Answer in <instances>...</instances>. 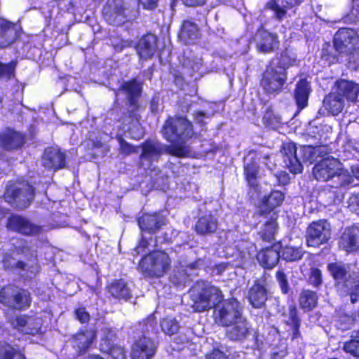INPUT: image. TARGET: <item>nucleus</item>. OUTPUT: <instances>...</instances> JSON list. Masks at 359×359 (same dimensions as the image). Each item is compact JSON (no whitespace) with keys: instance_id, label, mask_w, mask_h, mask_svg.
Segmentation results:
<instances>
[{"instance_id":"nucleus-54","label":"nucleus","mask_w":359,"mask_h":359,"mask_svg":"<svg viewBox=\"0 0 359 359\" xmlns=\"http://www.w3.org/2000/svg\"><path fill=\"white\" fill-rule=\"evenodd\" d=\"M2 263L5 269H11L16 267L17 269L25 270L26 264L20 261L15 262L13 259H8V257H4Z\"/></svg>"},{"instance_id":"nucleus-23","label":"nucleus","mask_w":359,"mask_h":359,"mask_svg":"<svg viewBox=\"0 0 359 359\" xmlns=\"http://www.w3.org/2000/svg\"><path fill=\"white\" fill-rule=\"evenodd\" d=\"M96 338V332L93 330L81 331L72 337V344L79 353H85L93 344Z\"/></svg>"},{"instance_id":"nucleus-16","label":"nucleus","mask_w":359,"mask_h":359,"mask_svg":"<svg viewBox=\"0 0 359 359\" xmlns=\"http://www.w3.org/2000/svg\"><path fill=\"white\" fill-rule=\"evenodd\" d=\"M259 216L263 218V219L260 220V222H263L264 227L259 232V234L263 241L270 242L274 239V236L277 231V215L274 211H267L262 208Z\"/></svg>"},{"instance_id":"nucleus-20","label":"nucleus","mask_w":359,"mask_h":359,"mask_svg":"<svg viewBox=\"0 0 359 359\" xmlns=\"http://www.w3.org/2000/svg\"><path fill=\"white\" fill-rule=\"evenodd\" d=\"M157 48V37L152 34L144 35L136 46V50L140 58L147 60L151 57Z\"/></svg>"},{"instance_id":"nucleus-27","label":"nucleus","mask_w":359,"mask_h":359,"mask_svg":"<svg viewBox=\"0 0 359 359\" xmlns=\"http://www.w3.org/2000/svg\"><path fill=\"white\" fill-rule=\"evenodd\" d=\"M18 330L25 334L34 335L41 330V320L27 316H18L15 319Z\"/></svg>"},{"instance_id":"nucleus-40","label":"nucleus","mask_w":359,"mask_h":359,"mask_svg":"<svg viewBox=\"0 0 359 359\" xmlns=\"http://www.w3.org/2000/svg\"><path fill=\"white\" fill-rule=\"evenodd\" d=\"M317 295L316 292L310 290H304L299 296L300 306L307 311L311 310L317 304Z\"/></svg>"},{"instance_id":"nucleus-14","label":"nucleus","mask_w":359,"mask_h":359,"mask_svg":"<svg viewBox=\"0 0 359 359\" xmlns=\"http://www.w3.org/2000/svg\"><path fill=\"white\" fill-rule=\"evenodd\" d=\"M359 41L357 32L349 28L339 29L334 36V46L339 53H348L355 49Z\"/></svg>"},{"instance_id":"nucleus-26","label":"nucleus","mask_w":359,"mask_h":359,"mask_svg":"<svg viewBox=\"0 0 359 359\" xmlns=\"http://www.w3.org/2000/svg\"><path fill=\"white\" fill-rule=\"evenodd\" d=\"M165 224V219L162 215L158 213L149 215L145 214L138 219V224L142 231L149 233H154Z\"/></svg>"},{"instance_id":"nucleus-17","label":"nucleus","mask_w":359,"mask_h":359,"mask_svg":"<svg viewBox=\"0 0 359 359\" xmlns=\"http://www.w3.org/2000/svg\"><path fill=\"white\" fill-rule=\"evenodd\" d=\"M7 228L24 235H36L41 230L39 226L34 225L27 219L19 215H13L9 217Z\"/></svg>"},{"instance_id":"nucleus-28","label":"nucleus","mask_w":359,"mask_h":359,"mask_svg":"<svg viewBox=\"0 0 359 359\" xmlns=\"http://www.w3.org/2000/svg\"><path fill=\"white\" fill-rule=\"evenodd\" d=\"M42 162L45 168L57 170L65 165V155L56 148H49L45 150Z\"/></svg>"},{"instance_id":"nucleus-56","label":"nucleus","mask_w":359,"mask_h":359,"mask_svg":"<svg viewBox=\"0 0 359 359\" xmlns=\"http://www.w3.org/2000/svg\"><path fill=\"white\" fill-rule=\"evenodd\" d=\"M118 140L120 145V151L122 154L129 155L137 152L136 149L131 144L126 142L122 137H118Z\"/></svg>"},{"instance_id":"nucleus-32","label":"nucleus","mask_w":359,"mask_h":359,"mask_svg":"<svg viewBox=\"0 0 359 359\" xmlns=\"http://www.w3.org/2000/svg\"><path fill=\"white\" fill-rule=\"evenodd\" d=\"M311 86L306 79H300L294 90V99L299 109L307 106L308 99L311 93Z\"/></svg>"},{"instance_id":"nucleus-64","label":"nucleus","mask_w":359,"mask_h":359,"mask_svg":"<svg viewBox=\"0 0 359 359\" xmlns=\"http://www.w3.org/2000/svg\"><path fill=\"white\" fill-rule=\"evenodd\" d=\"M349 57L348 62L350 63H353V68L359 67V50H355V49L353 51L348 52Z\"/></svg>"},{"instance_id":"nucleus-24","label":"nucleus","mask_w":359,"mask_h":359,"mask_svg":"<svg viewBox=\"0 0 359 359\" xmlns=\"http://www.w3.org/2000/svg\"><path fill=\"white\" fill-rule=\"evenodd\" d=\"M218 227L217 219L211 213H205L200 216L195 224V231L199 235L211 234Z\"/></svg>"},{"instance_id":"nucleus-8","label":"nucleus","mask_w":359,"mask_h":359,"mask_svg":"<svg viewBox=\"0 0 359 359\" xmlns=\"http://www.w3.org/2000/svg\"><path fill=\"white\" fill-rule=\"evenodd\" d=\"M214 316L216 322L222 326L233 325L234 323L244 319L241 304L233 298L217 303Z\"/></svg>"},{"instance_id":"nucleus-45","label":"nucleus","mask_w":359,"mask_h":359,"mask_svg":"<svg viewBox=\"0 0 359 359\" xmlns=\"http://www.w3.org/2000/svg\"><path fill=\"white\" fill-rule=\"evenodd\" d=\"M0 359H25L24 355L10 345L0 342Z\"/></svg>"},{"instance_id":"nucleus-62","label":"nucleus","mask_w":359,"mask_h":359,"mask_svg":"<svg viewBox=\"0 0 359 359\" xmlns=\"http://www.w3.org/2000/svg\"><path fill=\"white\" fill-rule=\"evenodd\" d=\"M115 340H108L106 339H101V341L100 344V348L101 351L104 353H107L111 350V348L116 346L114 344Z\"/></svg>"},{"instance_id":"nucleus-39","label":"nucleus","mask_w":359,"mask_h":359,"mask_svg":"<svg viewBox=\"0 0 359 359\" xmlns=\"http://www.w3.org/2000/svg\"><path fill=\"white\" fill-rule=\"evenodd\" d=\"M119 90L123 91L130 99V102L133 103V100L141 94L142 83L135 79L130 81L124 82Z\"/></svg>"},{"instance_id":"nucleus-7","label":"nucleus","mask_w":359,"mask_h":359,"mask_svg":"<svg viewBox=\"0 0 359 359\" xmlns=\"http://www.w3.org/2000/svg\"><path fill=\"white\" fill-rule=\"evenodd\" d=\"M170 262L168 254L163 251H156L142 258L138 265V270L144 277L160 278L170 269Z\"/></svg>"},{"instance_id":"nucleus-1","label":"nucleus","mask_w":359,"mask_h":359,"mask_svg":"<svg viewBox=\"0 0 359 359\" xmlns=\"http://www.w3.org/2000/svg\"><path fill=\"white\" fill-rule=\"evenodd\" d=\"M280 153L285 166L292 173L297 174L303 170L302 163L311 164L318 158H323L327 154V149L323 146H302L298 151L293 142H285Z\"/></svg>"},{"instance_id":"nucleus-3","label":"nucleus","mask_w":359,"mask_h":359,"mask_svg":"<svg viewBox=\"0 0 359 359\" xmlns=\"http://www.w3.org/2000/svg\"><path fill=\"white\" fill-rule=\"evenodd\" d=\"M190 306L196 312H203L215 308L224 300L221 290L208 283L197 282L189 291Z\"/></svg>"},{"instance_id":"nucleus-48","label":"nucleus","mask_w":359,"mask_h":359,"mask_svg":"<svg viewBox=\"0 0 359 359\" xmlns=\"http://www.w3.org/2000/svg\"><path fill=\"white\" fill-rule=\"evenodd\" d=\"M249 243L245 241H239L236 245L237 248V256L240 257L241 262H245L250 258V252L248 249Z\"/></svg>"},{"instance_id":"nucleus-36","label":"nucleus","mask_w":359,"mask_h":359,"mask_svg":"<svg viewBox=\"0 0 359 359\" xmlns=\"http://www.w3.org/2000/svg\"><path fill=\"white\" fill-rule=\"evenodd\" d=\"M111 295L117 299L128 300L131 297V290L123 280H116L108 287Z\"/></svg>"},{"instance_id":"nucleus-63","label":"nucleus","mask_w":359,"mask_h":359,"mask_svg":"<svg viewBox=\"0 0 359 359\" xmlns=\"http://www.w3.org/2000/svg\"><path fill=\"white\" fill-rule=\"evenodd\" d=\"M205 359H229V358L222 351L218 349H214L212 352L206 355Z\"/></svg>"},{"instance_id":"nucleus-5","label":"nucleus","mask_w":359,"mask_h":359,"mask_svg":"<svg viewBox=\"0 0 359 359\" xmlns=\"http://www.w3.org/2000/svg\"><path fill=\"white\" fill-rule=\"evenodd\" d=\"M142 152L140 156V163L144 169H150L151 162L156 161L163 153L177 157H184L187 154L185 147L163 145L158 141L148 140L142 144Z\"/></svg>"},{"instance_id":"nucleus-43","label":"nucleus","mask_w":359,"mask_h":359,"mask_svg":"<svg viewBox=\"0 0 359 359\" xmlns=\"http://www.w3.org/2000/svg\"><path fill=\"white\" fill-rule=\"evenodd\" d=\"M304 254L302 248L285 246L282 250V257L287 262H294L300 259Z\"/></svg>"},{"instance_id":"nucleus-29","label":"nucleus","mask_w":359,"mask_h":359,"mask_svg":"<svg viewBox=\"0 0 359 359\" xmlns=\"http://www.w3.org/2000/svg\"><path fill=\"white\" fill-rule=\"evenodd\" d=\"M257 261L259 264L266 269H272L278 264L280 259V252L276 246L266 248L257 255Z\"/></svg>"},{"instance_id":"nucleus-44","label":"nucleus","mask_w":359,"mask_h":359,"mask_svg":"<svg viewBox=\"0 0 359 359\" xmlns=\"http://www.w3.org/2000/svg\"><path fill=\"white\" fill-rule=\"evenodd\" d=\"M160 325L162 331L169 336H172L177 333L180 330L179 323L174 318H165L161 321Z\"/></svg>"},{"instance_id":"nucleus-58","label":"nucleus","mask_w":359,"mask_h":359,"mask_svg":"<svg viewBox=\"0 0 359 359\" xmlns=\"http://www.w3.org/2000/svg\"><path fill=\"white\" fill-rule=\"evenodd\" d=\"M74 316L76 320L81 323H88L90 320V315L86 311L85 307H79L74 311Z\"/></svg>"},{"instance_id":"nucleus-57","label":"nucleus","mask_w":359,"mask_h":359,"mask_svg":"<svg viewBox=\"0 0 359 359\" xmlns=\"http://www.w3.org/2000/svg\"><path fill=\"white\" fill-rule=\"evenodd\" d=\"M107 353H109L114 359H125L126 352L124 348L121 346H114L111 350Z\"/></svg>"},{"instance_id":"nucleus-2","label":"nucleus","mask_w":359,"mask_h":359,"mask_svg":"<svg viewBox=\"0 0 359 359\" xmlns=\"http://www.w3.org/2000/svg\"><path fill=\"white\" fill-rule=\"evenodd\" d=\"M327 269L336 281V288L341 295H349L354 304L359 299V271L341 262L329 264Z\"/></svg>"},{"instance_id":"nucleus-50","label":"nucleus","mask_w":359,"mask_h":359,"mask_svg":"<svg viewBox=\"0 0 359 359\" xmlns=\"http://www.w3.org/2000/svg\"><path fill=\"white\" fill-rule=\"evenodd\" d=\"M346 18L350 22H359V0H353L352 8Z\"/></svg>"},{"instance_id":"nucleus-42","label":"nucleus","mask_w":359,"mask_h":359,"mask_svg":"<svg viewBox=\"0 0 359 359\" xmlns=\"http://www.w3.org/2000/svg\"><path fill=\"white\" fill-rule=\"evenodd\" d=\"M283 200L284 195L281 191H273L267 197L264 198L263 203L266 208L270 209L269 211H273L275 208L280 205Z\"/></svg>"},{"instance_id":"nucleus-31","label":"nucleus","mask_w":359,"mask_h":359,"mask_svg":"<svg viewBox=\"0 0 359 359\" xmlns=\"http://www.w3.org/2000/svg\"><path fill=\"white\" fill-rule=\"evenodd\" d=\"M325 108L333 116L341 113L344 107V100L334 88L323 100Z\"/></svg>"},{"instance_id":"nucleus-35","label":"nucleus","mask_w":359,"mask_h":359,"mask_svg":"<svg viewBox=\"0 0 359 359\" xmlns=\"http://www.w3.org/2000/svg\"><path fill=\"white\" fill-rule=\"evenodd\" d=\"M284 322L290 327L292 339L300 337L301 320L297 316V310L295 306H289L287 312L284 314Z\"/></svg>"},{"instance_id":"nucleus-47","label":"nucleus","mask_w":359,"mask_h":359,"mask_svg":"<svg viewBox=\"0 0 359 359\" xmlns=\"http://www.w3.org/2000/svg\"><path fill=\"white\" fill-rule=\"evenodd\" d=\"M15 64L13 62L3 64L0 62V79H9L14 74Z\"/></svg>"},{"instance_id":"nucleus-15","label":"nucleus","mask_w":359,"mask_h":359,"mask_svg":"<svg viewBox=\"0 0 359 359\" xmlns=\"http://www.w3.org/2000/svg\"><path fill=\"white\" fill-rule=\"evenodd\" d=\"M103 17L110 25H119L124 22V0H107L102 10Z\"/></svg>"},{"instance_id":"nucleus-41","label":"nucleus","mask_w":359,"mask_h":359,"mask_svg":"<svg viewBox=\"0 0 359 359\" xmlns=\"http://www.w3.org/2000/svg\"><path fill=\"white\" fill-rule=\"evenodd\" d=\"M264 123L272 129L278 128L282 123L280 116L273 111L271 107H267L264 116Z\"/></svg>"},{"instance_id":"nucleus-60","label":"nucleus","mask_w":359,"mask_h":359,"mask_svg":"<svg viewBox=\"0 0 359 359\" xmlns=\"http://www.w3.org/2000/svg\"><path fill=\"white\" fill-rule=\"evenodd\" d=\"M348 208L351 212L359 215V193L353 194L348 200Z\"/></svg>"},{"instance_id":"nucleus-51","label":"nucleus","mask_w":359,"mask_h":359,"mask_svg":"<svg viewBox=\"0 0 359 359\" xmlns=\"http://www.w3.org/2000/svg\"><path fill=\"white\" fill-rule=\"evenodd\" d=\"M309 282L315 287H318L322 283V273L320 269L312 268L309 276Z\"/></svg>"},{"instance_id":"nucleus-52","label":"nucleus","mask_w":359,"mask_h":359,"mask_svg":"<svg viewBox=\"0 0 359 359\" xmlns=\"http://www.w3.org/2000/svg\"><path fill=\"white\" fill-rule=\"evenodd\" d=\"M294 60L289 57L286 53H282L280 58L274 60L271 63H276L279 67H284L285 72L293 62Z\"/></svg>"},{"instance_id":"nucleus-13","label":"nucleus","mask_w":359,"mask_h":359,"mask_svg":"<svg viewBox=\"0 0 359 359\" xmlns=\"http://www.w3.org/2000/svg\"><path fill=\"white\" fill-rule=\"evenodd\" d=\"M340 170V161L332 156L323 157L313 168V175L321 182L328 181Z\"/></svg>"},{"instance_id":"nucleus-38","label":"nucleus","mask_w":359,"mask_h":359,"mask_svg":"<svg viewBox=\"0 0 359 359\" xmlns=\"http://www.w3.org/2000/svg\"><path fill=\"white\" fill-rule=\"evenodd\" d=\"M226 331V334L231 340H242L246 337L248 334V327L245 319L234 323L230 325Z\"/></svg>"},{"instance_id":"nucleus-10","label":"nucleus","mask_w":359,"mask_h":359,"mask_svg":"<svg viewBox=\"0 0 359 359\" xmlns=\"http://www.w3.org/2000/svg\"><path fill=\"white\" fill-rule=\"evenodd\" d=\"M0 302L11 307L24 309L30 304L29 293L13 285L3 287L0 292Z\"/></svg>"},{"instance_id":"nucleus-61","label":"nucleus","mask_w":359,"mask_h":359,"mask_svg":"<svg viewBox=\"0 0 359 359\" xmlns=\"http://www.w3.org/2000/svg\"><path fill=\"white\" fill-rule=\"evenodd\" d=\"M355 319L348 315H344L340 317L339 323L342 330H348L353 325Z\"/></svg>"},{"instance_id":"nucleus-9","label":"nucleus","mask_w":359,"mask_h":359,"mask_svg":"<svg viewBox=\"0 0 359 359\" xmlns=\"http://www.w3.org/2000/svg\"><path fill=\"white\" fill-rule=\"evenodd\" d=\"M286 81L287 74L284 67L271 63L263 74L261 86L266 94L276 96L282 91Z\"/></svg>"},{"instance_id":"nucleus-37","label":"nucleus","mask_w":359,"mask_h":359,"mask_svg":"<svg viewBox=\"0 0 359 359\" xmlns=\"http://www.w3.org/2000/svg\"><path fill=\"white\" fill-rule=\"evenodd\" d=\"M198 36L199 30L197 25L189 20L184 21L180 32L181 39L186 43H192Z\"/></svg>"},{"instance_id":"nucleus-49","label":"nucleus","mask_w":359,"mask_h":359,"mask_svg":"<svg viewBox=\"0 0 359 359\" xmlns=\"http://www.w3.org/2000/svg\"><path fill=\"white\" fill-rule=\"evenodd\" d=\"M345 352L350 353L354 357H359V340L351 339L344 344Z\"/></svg>"},{"instance_id":"nucleus-6","label":"nucleus","mask_w":359,"mask_h":359,"mask_svg":"<svg viewBox=\"0 0 359 359\" xmlns=\"http://www.w3.org/2000/svg\"><path fill=\"white\" fill-rule=\"evenodd\" d=\"M156 323L153 315H150L146 320L140 323L139 326L143 332L142 337L135 339L132 346V359H151L156 351L155 342L146 336V333L154 330Z\"/></svg>"},{"instance_id":"nucleus-53","label":"nucleus","mask_w":359,"mask_h":359,"mask_svg":"<svg viewBox=\"0 0 359 359\" xmlns=\"http://www.w3.org/2000/svg\"><path fill=\"white\" fill-rule=\"evenodd\" d=\"M276 279L280 285L282 292L286 294L288 292L289 285L286 274L281 270H278L276 274Z\"/></svg>"},{"instance_id":"nucleus-22","label":"nucleus","mask_w":359,"mask_h":359,"mask_svg":"<svg viewBox=\"0 0 359 359\" xmlns=\"http://www.w3.org/2000/svg\"><path fill=\"white\" fill-rule=\"evenodd\" d=\"M339 245L347 252H353L359 249V225L345 229L341 236Z\"/></svg>"},{"instance_id":"nucleus-34","label":"nucleus","mask_w":359,"mask_h":359,"mask_svg":"<svg viewBox=\"0 0 359 359\" xmlns=\"http://www.w3.org/2000/svg\"><path fill=\"white\" fill-rule=\"evenodd\" d=\"M259 172V166L256 159L249 154L245 158L244 165V173L245 179L250 187H255L257 184V177Z\"/></svg>"},{"instance_id":"nucleus-21","label":"nucleus","mask_w":359,"mask_h":359,"mask_svg":"<svg viewBox=\"0 0 359 359\" xmlns=\"http://www.w3.org/2000/svg\"><path fill=\"white\" fill-rule=\"evenodd\" d=\"M248 301L254 308H262L267 299L264 280H258L251 287L248 295Z\"/></svg>"},{"instance_id":"nucleus-55","label":"nucleus","mask_w":359,"mask_h":359,"mask_svg":"<svg viewBox=\"0 0 359 359\" xmlns=\"http://www.w3.org/2000/svg\"><path fill=\"white\" fill-rule=\"evenodd\" d=\"M110 42L116 51H121L123 48L130 46V43L128 41H123L122 39L116 36L111 37Z\"/></svg>"},{"instance_id":"nucleus-59","label":"nucleus","mask_w":359,"mask_h":359,"mask_svg":"<svg viewBox=\"0 0 359 359\" xmlns=\"http://www.w3.org/2000/svg\"><path fill=\"white\" fill-rule=\"evenodd\" d=\"M201 64V58L196 59V60H191L189 57H187L183 62V65L187 68L191 69L193 72L199 71Z\"/></svg>"},{"instance_id":"nucleus-33","label":"nucleus","mask_w":359,"mask_h":359,"mask_svg":"<svg viewBox=\"0 0 359 359\" xmlns=\"http://www.w3.org/2000/svg\"><path fill=\"white\" fill-rule=\"evenodd\" d=\"M0 143L6 150L15 149L22 145L24 137L20 133L9 130L0 136Z\"/></svg>"},{"instance_id":"nucleus-12","label":"nucleus","mask_w":359,"mask_h":359,"mask_svg":"<svg viewBox=\"0 0 359 359\" xmlns=\"http://www.w3.org/2000/svg\"><path fill=\"white\" fill-rule=\"evenodd\" d=\"M6 202L15 208H27L34 198V188L27 184L23 188L8 187L4 194Z\"/></svg>"},{"instance_id":"nucleus-11","label":"nucleus","mask_w":359,"mask_h":359,"mask_svg":"<svg viewBox=\"0 0 359 359\" xmlns=\"http://www.w3.org/2000/svg\"><path fill=\"white\" fill-rule=\"evenodd\" d=\"M331 228L325 219L313 222L306 229V242L309 246L318 247L330 238Z\"/></svg>"},{"instance_id":"nucleus-18","label":"nucleus","mask_w":359,"mask_h":359,"mask_svg":"<svg viewBox=\"0 0 359 359\" xmlns=\"http://www.w3.org/2000/svg\"><path fill=\"white\" fill-rule=\"evenodd\" d=\"M334 89L348 102L355 103L359 100V85L353 81L344 79L337 81Z\"/></svg>"},{"instance_id":"nucleus-46","label":"nucleus","mask_w":359,"mask_h":359,"mask_svg":"<svg viewBox=\"0 0 359 359\" xmlns=\"http://www.w3.org/2000/svg\"><path fill=\"white\" fill-rule=\"evenodd\" d=\"M337 173V182L336 187H345L353 182V178L347 170H344L342 163L340 162V170Z\"/></svg>"},{"instance_id":"nucleus-30","label":"nucleus","mask_w":359,"mask_h":359,"mask_svg":"<svg viewBox=\"0 0 359 359\" xmlns=\"http://www.w3.org/2000/svg\"><path fill=\"white\" fill-rule=\"evenodd\" d=\"M302 0H282L281 4L277 3L276 0H270L265 6L266 9L274 12L275 18L282 21L286 16L287 8L298 5Z\"/></svg>"},{"instance_id":"nucleus-19","label":"nucleus","mask_w":359,"mask_h":359,"mask_svg":"<svg viewBox=\"0 0 359 359\" xmlns=\"http://www.w3.org/2000/svg\"><path fill=\"white\" fill-rule=\"evenodd\" d=\"M19 35V27L0 18V47L5 48L11 45Z\"/></svg>"},{"instance_id":"nucleus-4","label":"nucleus","mask_w":359,"mask_h":359,"mask_svg":"<svg viewBox=\"0 0 359 359\" xmlns=\"http://www.w3.org/2000/svg\"><path fill=\"white\" fill-rule=\"evenodd\" d=\"M162 134L163 137L172 144L171 146L185 147L184 144L194 136L191 123L186 118L176 116L169 118L165 123Z\"/></svg>"},{"instance_id":"nucleus-25","label":"nucleus","mask_w":359,"mask_h":359,"mask_svg":"<svg viewBox=\"0 0 359 359\" xmlns=\"http://www.w3.org/2000/svg\"><path fill=\"white\" fill-rule=\"evenodd\" d=\"M279 41L275 34L262 30L257 34V49L264 53H270L278 46Z\"/></svg>"}]
</instances>
